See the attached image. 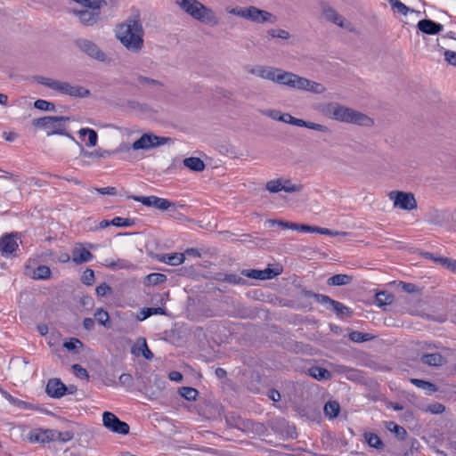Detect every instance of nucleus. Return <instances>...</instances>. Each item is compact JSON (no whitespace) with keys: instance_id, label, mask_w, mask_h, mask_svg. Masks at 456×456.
I'll list each match as a JSON object with an SVG mask.
<instances>
[{"instance_id":"obj_35","label":"nucleus","mask_w":456,"mask_h":456,"mask_svg":"<svg viewBox=\"0 0 456 456\" xmlns=\"http://www.w3.org/2000/svg\"><path fill=\"white\" fill-rule=\"evenodd\" d=\"M226 423L232 427L238 429H243L245 428H248V422L243 420L240 417L236 416L234 414H229L226 416Z\"/></svg>"},{"instance_id":"obj_41","label":"nucleus","mask_w":456,"mask_h":456,"mask_svg":"<svg viewBox=\"0 0 456 456\" xmlns=\"http://www.w3.org/2000/svg\"><path fill=\"white\" fill-rule=\"evenodd\" d=\"M267 35L272 38L289 39L290 37L289 32L282 28L268 29Z\"/></svg>"},{"instance_id":"obj_13","label":"nucleus","mask_w":456,"mask_h":456,"mask_svg":"<svg viewBox=\"0 0 456 456\" xmlns=\"http://www.w3.org/2000/svg\"><path fill=\"white\" fill-rule=\"evenodd\" d=\"M103 426L110 431L120 435H127L129 433V425L121 421L114 413L104 411L102 414Z\"/></svg>"},{"instance_id":"obj_50","label":"nucleus","mask_w":456,"mask_h":456,"mask_svg":"<svg viewBox=\"0 0 456 456\" xmlns=\"http://www.w3.org/2000/svg\"><path fill=\"white\" fill-rule=\"evenodd\" d=\"M134 224V221L129 218H123L120 216L114 217L111 220V225L117 227H129Z\"/></svg>"},{"instance_id":"obj_31","label":"nucleus","mask_w":456,"mask_h":456,"mask_svg":"<svg viewBox=\"0 0 456 456\" xmlns=\"http://www.w3.org/2000/svg\"><path fill=\"white\" fill-rule=\"evenodd\" d=\"M165 308L162 307H145L142 308L137 315V320L144 321L154 314H165Z\"/></svg>"},{"instance_id":"obj_49","label":"nucleus","mask_w":456,"mask_h":456,"mask_svg":"<svg viewBox=\"0 0 456 456\" xmlns=\"http://www.w3.org/2000/svg\"><path fill=\"white\" fill-rule=\"evenodd\" d=\"M387 428L400 438H403L406 436V430L393 421H389Z\"/></svg>"},{"instance_id":"obj_9","label":"nucleus","mask_w":456,"mask_h":456,"mask_svg":"<svg viewBox=\"0 0 456 456\" xmlns=\"http://www.w3.org/2000/svg\"><path fill=\"white\" fill-rule=\"evenodd\" d=\"M228 12L248 20L251 22L259 24H273L277 21V17L274 14L265 10H261L253 5L248 7H234L228 10Z\"/></svg>"},{"instance_id":"obj_42","label":"nucleus","mask_w":456,"mask_h":456,"mask_svg":"<svg viewBox=\"0 0 456 456\" xmlns=\"http://www.w3.org/2000/svg\"><path fill=\"white\" fill-rule=\"evenodd\" d=\"M180 394L186 400L194 401V400H196V398L199 395V392L195 388L189 387H183L181 388Z\"/></svg>"},{"instance_id":"obj_7","label":"nucleus","mask_w":456,"mask_h":456,"mask_svg":"<svg viewBox=\"0 0 456 456\" xmlns=\"http://www.w3.org/2000/svg\"><path fill=\"white\" fill-rule=\"evenodd\" d=\"M36 80L39 84L59 94L69 95L70 97L85 98L90 95V91L88 89L80 86L71 85L69 82L61 81L42 76L37 77Z\"/></svg>"},{"instance_id":"obj_37","label":"nucleus","mask_w":456,"mask_h":456,"mask_svg":"<svg viewBox=\"0 0 456 456\" xmlns=\"http://www.w3.org/2000/svg\"><path fill=\"white\" fill-rule=\"evenodd\" d=\"M330 309L333 310L340 317H350L352 314L350 308L336 300L332 303Z\"/></svg>"},{"instance_id":"obj_47","label":"nucleus","mask_w":456,"mask_h":456,"mask_svg":"<svg viewBox=\"0 0 456 456\" xmlns=\"http://www.w3.org/2000/svg\"><path fill=\"white\" fill-rule=\"evenodd\" d=\"M63 346L69 352L77 353V348L82 347L83 344L78 338H70L63 344Z\"/></svg>"},{"instance_id":"obj_55","label":"nucleus","mask_w":456,"mask_h":456,"mask_svg":"<svg viewBox=\"0 0 456 456\" xmlns=\"http://www.w3.org/2000/svg\"><path fill=\"white\" fill-rule=\"evenodd\" d=\"M81 281L86 285H92L94 282V273L92 269H86L81 277Z\"/></svg>"},{"instance_id":"obj_59","label":"nucleus","mask_w":456,"mask_h":456,"mask_svg":"<svg viewBox=\"0 0 456 456\" xmlns=\"http://www.w3.org/2000/svg\"><path fill=\"white\" fill-rule=\"evenodd\" d=\"M314 298L316 299V301L318 303L326 305V307L328 309L330 308V305L335 301V300L331 299L330 297H328L326 295H321V294H317V296H314Z\"/></svg>"},{"instance_id":"obj_8","label":"nucleus","mask_w":456,"mask_h":456,"mask_svg":"<svg viewBox=\"0 0 456 456\" xmlns=\"http://www.w3.org/2000/svg\"><path fill=\"white\" fill-rule=\"evenodd\" d=\"M70 120L69 117H44L40 118H35L32 121L33 126L36 127L45 129L48 136L53 134H60L68 137L69 140L77 143L75 137L68 133L65 129V126L61 124V121Z\"/></svg>"},{"instance_id":"obj_39","label":"nucleus","mask_w":456,"mask_h":456,"mask_svg":"<svg viewBox=\"0 0 456 456\" xmlns=\"http://www.w3.org/2000/svg\"><path fill=\"white\" fill-rule=\"evenodd\" d=\"M364 436L366 442L370 447H374L376 449H380L383 447V442L376 434L366 433Z\"/></svg>"},{"instance_id":"obj_38","label":"nucleus","mask_w":456,"mask_h":456,"mask_svg":"<svg viewBox=\"0 0 456 456\" xmlns=\"http://www.w3.org/2000/svg\"><path fill=\"white\" fill-rule=\"evenodd\" d=\"M94 318L99 324L106 328H110V316L107 311L103 310L102 308L96 309L94 313Z\"/></svg>"},{"instance_id":"obj_33","label":"nucleus","mask_w":456,"mask_h":456,"mask_svg":"<svg viewBox=\"0 0 456 456\" xmlns=\"http://www.w3.org/2000/svg\"><path fill=\"white\" fill-rule=\"evenodd\" d=\"M52 437H50V440L53 441H60L62 443L69 442L73 439L74 434L72 431H64L61 432L56 429H52Z\"/></svg>"},{"instance_id":"obj_52","label":"nucleus","mask_w":456,"mask_h":456,"mask_svg":"<svg viewBox=\"0 0 456 456\" xmlns=\"http://www.w3.org/2000/svg\"><path fill=\"white\" fill-rule=\"evenodd\" d=\"M82 154L85 157H88V158H93V157L106 158V157L110 156V152L109 151L101 150V149L96 150L94 151H82Z\"/></svg>"},{"instance_id":"obj_24","label":"nucleus","mask_w":456,"mask_h":456,"mask_svg":"<svg viewBox=\"0 0 456 456\" xmlns=\"http://www.w3.org/2000/svg\"><path fill=\"white\" fill-rule=\"evenodd\" d=\"M421 363L428 366H441L446 362V359L438 353L425 354L420 357Z\"/></svg>"},{"instance_id":"obj_21","label":"nucleus","mask_w":456,"mask_h":456,"mask_svg":"<svg viewBox=\"0 0 456 456\" xmlns=\"http://www.w3.org/2000/svg\"><path fill=\"white\" fill-rule=\"evenodd\" d=\"M52 436V429L34 428L28 434V439L30 443H49L52 442L50 437Z\"/></svg>"},{"instance_id":"obj_40","label":"nucleus","mask_w":456,"mask_h":456,"mask_svg":"<svg viewBox=\"0 0 456 456\" xmlns=\"http://www.w3.org/2000/svg\"><path fill=\"white\" fill-rule=\"evenodd\" d=\"M393 301V296L385 291L379 292L376 294V303L378 305H390Z\"/></svg>"},{"instance_id":"obj_57","label":"nucleus","mask_w":456,"mask_h":456,"mask_svg":"<svg viewBox=\"0 0 456 456\" xmlns=\"http://www.w3.org/2000/svg\"><path fill=\"white\" fill-rule=\"evenodd\" d=\"M96 295L98 297H104L112 293V289L107 283L103 282L96 287Z\"/></svg>"},{"instance_id":"obj_16","label":"nucleus","mask_w":456,"mask_h":456,"mask_svg":"<svg viewBox=\"0 0 456 456\" xmlns=\"http://www.w3.org/2000/svg\"><path fill=\"white\" fill-rule=\"evenodd\" d=\"M281 272L280 268H265L264 270H243L242 274L246 277L257 280H270L279 275Z\"/></svg>"},{"instance_id":"obj_10","label":"nucleus","mask_w":456,"mask_h":456,"mask_svg":"<svg viewBox=\"0 0 456 456\" xmlns=\"http://www.w3.org/2000/svg\"><path fill=\"white\" fill-rule=\"evenodd\" d=\"M388 197L395 208L408 211L417 208V200L411 192L394 191L388 194Z\"/></svg>"},{"instance_id":"obj_14","label":"nucleus","mask_w":456,"mask_h":456,"mask_svg":"<svg viewBox=\"0 0 456 456\" xmlns=\"http://www.w3.org/2000/svg\"><path fill=\"white\" fill-rule=\"evenodd\" d=\"M76 45L83 53L92 59L101 62H106L109 61L107 55L99 48V46L88 39H78L77 40Z\"/></svg>"},{"instance_id":"obj_22","label":"nucleus","mask_w":456,"mask_h":456,"mask_svg":"<svg viewBox=\"0 0 456 456\" xmlns=\"http://www.w3.org/2000/svg\"><path fill=\"white\" fill-rule=\"evenodd\" d=\"M94 256L93 254L84 248L81 244H77L73 249H72V261L76 265H81L83 263H87L93 260Z\"/></svg>"},{"instance_id":"obj_29","label":"nucleus","mask_w":456,"mask_h":456,"mask_svg":"<svg viewBox=\"0 0 456 456\" xmlns=\"http://www.w3.org/2000/svg\"><path fill=\"white\" fill-rule=\"evenodd\" d=\"M309 374L317 380H328L331 378V373L327 369L319 366L312 367Z\"/></svg>"},{"instance_id":"obj_5","label":"nucleus","mask_w":456,"mask_h":456,"mask_svg":"<svg viewBox=\"0 0 456 456\" xmlns=\"http://www.w3.org/2000/svg\"><path fill=\"white\" fill-rule=\"evenodd\" d=\"M175 3L195 20L210 27L219 24V19L215 11L198 0H175Z\"/></svg>"},{"instance_id":"obj_19","label":"nucleus","mask_w":456,"mask_h":456,"mask_svg":"<svg viewBox=\"0 0 456 456\" xmlns=\"http://www.w3.org/2000/svg\"><path fill=\"white\" fill-rule=\"evenodd\" d=\"M18 243L12 235H6L0 239V254L9 256L18 249Z\"/></svg>"},{"instance_id":"obj_54","label":"nucleus","mask_w":456,"mask_h":456,"mask_svg":"<svg viewBox=\"0 0 456 456\" xmlns=\"http://www.w3.org/2000/svg\"><path fill=\"white\" fill-rule=\"evenodd\" d=\"M131 199L147 207H153L155 196H131Z\"/></svg>"},{"instance_id":"obj_17","label":"nucleus","mask_w":456,"mask_h":456,"mask_svg":"<svg viewBox=\"0 0 456 456\" xmlns=\"http://www.w3.org/2000/svg\"><path fill=\"white\" fill-rule=\"evenodd\" d=\"M279 72V68L272 66L257 65L249 70V73L257 76L263 79H266L275 83L276 76Z\"/></svg>"},{"instance_id":"obj_26","label":"nucleus","mask_w":456,"mask_h":456,"mask_svg":"<svg viewBox=\"0 0 456 456\" xmlns=\"http://www.w3.org/2000/svg\"><path fill=\"white\" fill-rule=\"evenodd\" d=\"M159 260L169 265L176 266L184 262L185 256L183 253L164 254Z\"/></svg>"},{"instance_id":"obj_56","label":"nucleus","mask_w":456,"mask_h":456,"mask_svg":"<svg viewBox=\"0 0 456 456\" xmlns=\"http://www.w3.org/2000/svg\"><path fill=\"white\" fill-rule=\"evenodd\" d=\"M393 9H396L400 13L406 16L408 12L411 11L408 6H406L404 4L400 2L399 0H394L392 3H390Z\"/></svg>"},{"instance_id":"obj_32","label":"nucleus","mask_w":456,"mask_h":456,"mask_svg":"<svg viewBox=\"0 0 456 456\" xmlns=\"http://www.w3.org/2000/svg\"><path fill=\"white\" fill-rule=\"evenodd\" d=\"M411 383L416 386L419 388L428 391L429 395L437 391V387L435 384L419 379H411Z\"/></svg>"},{"instance_id":"obj_20","label":"nucleus","mask_w":456,"mask_h":456,"mask_svg":"<svg viewBox=\"0 0 456 456\" xmlns=\"http://www.w3.org/2000/svg\"><path fill=\"white\" fill-rule=\"evenodd\" d=\"M417 28L427 35H436L443 31L444 26L429 19H424L418 22Z\"/></svg>"},{"instance_id":"obj_58","label":"nucleus","mask_w":456,"mask_h":456,"mask_svg":"<svg viewBox=\"0 0 456 456\" xmlns=\"http://www.w3.org/2000/svg\"><path fill=\"white\" fill-rule=\"evenodd\" d=\"M399 286L401 289L407 293H416L419 291V289L413 283L400 281Z\"/></svg>"},{"instance_id":"obj_6","label":"nucleus","mask_w":456,"mask_h":456,"mask_svg":"<svg viewBox=\"0 0 456 456\" xmlns=\"http://www.w3.org/2000/svg\"><path fill=\"white\" fill-rule=\"evenodd\" d=\"M175 3L195 20L210 27L219 24V19L215 11L198 0H175Z\"/></svg>"},{"instance_id":"obj_64","label":"nucleus","mask_w":456,"mask_h":456,"mask_svg":"<svg viewBox=\"0 0 456 456\" xmlns=\"http://www.w3.org/2000/svg\"><path fill=\"white\" fill-rule=\"evenodd\" d=\"M441 262L444 265H445L450 271L456 273V260L450 258H442Z\"/></svg>"},{"instance_id":"obj_34","label":"nucleus","mask_w":456,"mask_h":456,"mask_svg":"<svg viewBox=\"0 0 456 456\" xmlns=\"http://www.w3.org/2000/svg\"><path fill=\"white\" fill-rule=\"evenodd\" d=\"M52 274L51 269L46 265H39L31 275L34 280H48Z\"/></svg>"},{"instance_id":"obj_61","label":"nucleus","mask_w":456,"mask_h":456,"mask_svg":"<svg viewBox=\"0 0 456 456\" xmlns=\"http://www.w3.org/2000/svg\"><path fill=\"white\" fill-rule=\"evenodd\" d=\"M119 383L123 386L132 387L134 379L129 373H123L119 376Z\"/></svg>"},{"instance_id":"obj_46","label":"nucleus","mask_w":456,"mask_h":456,"mask_svg":"<svg viewBox=\"0 0 456 456\" xmlns=\"http://www.w3.org/2000/svg\"><path fill=\"white\" fill-rule=\"evenodd\" d=\"M349 338L357 343L369 341L371 337L368 333H362L360 331H353L349 334Z\"/></svg>"},{"instance_id":"obj_62","label":"nucleus","mask_w":456,"mask_h":456,"mask_svg":"<svg viewBox=\"0 0 456 456\" xmlns=\"http://www.w3.org/2000/svg\"><path fill=\"white\" fill-rule=\"evenodd\" d=\"M444 59L451 65L456 66V52L446 50L444 52Z\"/></svg>"},{"instance_id":"obj_45","label":"nucleus","mask_w":456,"mask_h":456,"mask_svg":"<svg viewBox=\"0 0 456 456\" xmlns=\"http://www.w3.org/2000/svg\"><path fill=\"white\" fill-rule=\"evenodd\" d=\"M172 205H174V203L167 200V199L159 198V197L155 196V200H154L152 208H155L157 209L164 211V210H167Z\"/></svg>"},{"instance_id":"obj_60","label":"nucleus","mask_w":456,"mask_h":456,"mask_svg":"<svg viewBox=\"0 0 456 456\" xmlns=\"http://www.w3.org/2000/svg\"><path fill=\"white\" fill-rule=\"evenodd\" d=\"M72 369H73L74 373H75V375L77 377L88 379L89 374H88L87 370L85 368H83L79 364H74L72 366Z\"/></svg>"},{"instance_id":"obj_25","label":"nucleus","mask_w":456,"mask_h":456,"mask_svg":"<svg viewBox=\"0 0 456 456\" xmlns=\"http://www.w3.org/2000/svg\"><path fill=\"white\" fill-rule=\"evenodd\" d=\"M291 125L297 126L307 127L309 129H313V130L322 132V133L330 132L329 127L324 125L305 121L303 119H300V118H297L295 117L293 118Z\"/></svg>"},{"instance_id":"obj_63","label":"nucleus","mask_w":456,"mask_h":456,"mask_svg":"<svg viewBox=\"0 0 456 456\" xmlns=\"http://www.w3.org/2000/svg\"><path fill=\"white\" fill-rule=\"evenodd\" d=\"M2 395H4V397L6 400H8L12 404H15V405H18V406L25 404V403L23 401H20V400H19L17 398H14L11 394H9L6 391H2Z\"/></svg>"},{"instance_id":"obj_4","label":"nucleus","mask_w":456,"mask_h":456,"mask_svg":"<svg viewBox=\"0 0 456 456\" xmlns=\"http://www.w3.org/2000/svg\"><path fill=\"white\" fill-rule=\"evenodd\" d=\"M275 83L281 86L310 92L316 94H323L326 91V88L322 84L312 81L306 77H300L297 74L286 71L282 69H279Z\"/></svg>"},{"instance_id":"obj_44","label":"nucleus","mask_w":456,"mask_h":456,"mask_svg":"<svg viewBox=\"0 0 456 456\" xmlns=\"http://www.w3.org/2000/svg\"><path fill=\"white\" fill-rule=\"evenodd\" d=\"M266 189L272 193H277L283 191L282 178L269 181L266 183Z\"/></svg>"},{"instance_id":"obj_2","label":"nucleus","mask_w":456,"mask_h":456,"mask_svg":"<svg viewBox=\"0 0 456 456\" xmlns=\"http://www.w3.org/2000/svg\"><path fill=\"white\" fill-rule=\"evenodd\" d=\"M322 112L329 118L343 123L354 124L367 127L372 126L374 125V120L370 117L352 108L341 105L338 102H330L326 104L323 107Z\"/></svg>"},{"instance_id":"obj_48","label":"nucleus","mask_w":456,"mask_h":456,"mask_svg":"<svg viewBox=\"0 0 456 456\" xmlns=\"http://www.w3.org/2000/svg\"><path fill=\"white\" fill-rule=\"evenodd\" d=\"M146 279L149 284L157 285L164 282L167 280V277L165 274L153 273L147 275Z\"/></svg>"},{"instance_id":"obj_36","label":"nucleus","mask_w":456,"mask_h":456,"mask_svg":"<svg viewBox=\"0 0 456 456\" xmlns=\"http://www.w3.org/2000/svg\"><path fill=\"white\" fill-rule=\"evenodd\" d=\"M352 277L346 274H335L329 278L328 284L330 286H342L350 283Z\"/></svg>"},{"instance_id":"obj_12","label":"nucleus","mask_w":456,"mask_h":456,"mask_svg":"<svg viewBox=\"0 0 456 456\" xmlns=\"http://www.w3.org/2000/svg\"><path fill=\"white\" fill-rule=\"evenodd\" d=\"M169 141L167 137L158 136L153 134H143L132 144L134 151L150 150L166 144Z\"/></svg>"},{"instance_id":"obj_30","label":"nucleus","mask_w":456,"mask_h":456,"mask_svg":"<svg viewBox=\"0 0 456 456\" xmlns=\"http://www.w3.org/2000/svg\"><path fill=\"white\" fill-rule=\"evenodd\" d=\"M78 134L80 137L88 135V141L86 142L87 147H94L97 144L98 135L94 129L88 127L81 128L78 131Z\"/></svg>"},{"instance_id":"obj_53","label":"nucleus","mask_w":456,"mask_h":456,"mask_svg":"<svg viewBox=\"0 0 456 456\" xmlns=\"http://www.w3.org/2000/svg\"><path fill=\"white\" fill-rule=\"evenodd\" d=\"M222 281L228 282V283H232V284H237V285L246 283V281L243 278H241L234 273L225 274Z\"/></svg>"},{"instance_id":"obj_27","label":"nucleus","mask_w":456,"mask_h":456,"mask_svg":"<svg viewBox=\"0 0 456 456\" xmlns=\"http://www.w3.org/2000/svg\"><path fill=\"white\" fill-rule=\"evenodd\" d=\"M183 165L190 170L200 172L205 168V164L202 159L196 157L186 158L183 160Z\"/></svg>"},{"instance_id":"obj_51","label":"nucleus","mask_w":456,"mask_h":456,"mask_svg":"<svg viewBox=\"0 0 456 456\" xmlns=\"http://www.w3.org/2000/svg\"><path fill=\"white\" fill-rule=\"evenodd\" d=\"M282 187L283 191L286 192H296L299 191L302 189L300 184H295L290 182V180L282 179Z\"/></svg>"},{"instance_id":"obj_18","label":"nucleus","mask_w":456,"mask_h":456,"mask_svg":"<svg viewBox=\"0 0 456 456\" xmlns=\"http://www.w3.org/2000/svg\"><path fill=\"white\" fill-rule=\"evenodd\" d=\"M45 391L53 398H61L67 394L68 387L59 379H51L47 382Z\"/></svg>"},{"instance_id":"obj_1","label":"nucleus","mask_w":456,"mask_h":456,"mask_svg":"<svg viewBox=\"0 0 456 456\" xmlns=\"http://www.w3.org/2000/svg\"><path fill=\"white\" fill-rule=\"evenodd\" d=\"M144 30L139 19L132 18L118 25L116 37L123 46L131 53H140L143 48Z\"/></svg>"},{"instance_id":"obj_11","label":"nucleus","mask_w":456,"mask_h":456,"mask_svg":"<svg viewBox=\"0 0 456 456\" xmlns=\"http://www.w3.org/2000/svg\"><path fill=\"white\" fill-rule=\"evenodd\" d=\"M320 9L322 18L327 21L332 22L340 28H346L349 31L353 30L352 24L346 21L345 18L328 3L321 2Z\"/></svg>"},{"instance_id":"obj_15","label":"nucleus","mask_w":456,"mask_h":456,"mask_svg":"<svg viewBox=\"0 0 456 456\" xmlns=\"http://www.w3.org/2000/svg\"><path fill=\"white\" fill-rule=\"evenodd\" d=\"M102 4L97 6H86L87 9L72 10V12L78 17L80 22L86 26H93L99 20Z\"/></svg>"},{"instance_id":"obj_3","label":"nucleus","mask_w":456,"mask_h":456,"mask_svg":"<svg viewBox=\"0 0 456 456\" xmlns=\"http://www.w3.org/2000/svg\"><path fill=\"white\" fill-rule=\"evenodd\" d=\"M322 112L329 118L343 123L354 124L367 127L372 126L374 125V120L370 117L352 108L341 105L338 102H330L326 104L323 107Z\"/></svg>"},{"instance_id":"obj_23","label":"nucleus","mask_w":456,"mask_h":456,"mask_svg":"<svg viewBox=\"0 0 456 456\" xmlns=\"http://www.w3.org/2000/svg\"><path fill=\"white\" fill-rule=\"evenodd\" d=\"M131 353L135 356L142 354L146 360H152L154 357L144 338H140L136 340L131 348Z\"/></svg>"},{"instance_id":"obj_43","label":"nucleus","mask_w":456,"mask_h":456,"mask_svg":"<svg viewBox=\"0 0 456 456\" xmlns=\"http://www.w3.org/2000/svg\"><path fill=\"white\" fill-rule=\"evenodd\" d=\"M34 107L40 110L53 111L55 110V105L45 100L38 99L34 102Z\"/></svg>"},{"instance_id":"obj_28","label":"nucleus","mask_w":456,"mask_h":456,"mask_svg":"<svg viewBox=\"0 0 456 456\" xmlns=\"http://www.w3.org/2000/svg\"><path fill=\"white\" fill-rule=\"evenodd\" d=\"M323 411L325 416L331 419L339 414L340 405L337 401H329L325 403Z\"/></svg>"}]
</instances>
